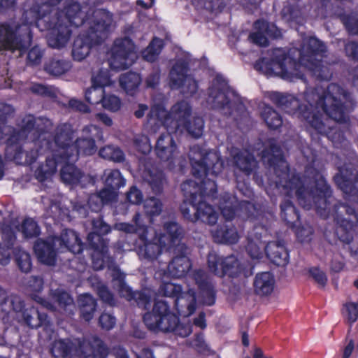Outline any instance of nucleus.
I'll list each match as a JSON object with an SVG mask.
<instances>
[{"label":"nucleus","instance_id":"1","mask_svg":"<svg viewBox=\"0 0 358 358\" xmlns=\"http://www.w3.org/2000/svg\"><path fill=\"white\" fill-rule=\"evenodd\" d=\"M24 19L27 24H34L41 31L49 30L48 44L58 49L69 41L70 24L79 27L88 20V32L80 34L73 43L72 55L78 61L85 59L91 48L104 40L113 27L110 13L76 0H39L25 9Z\"/></svg>","mask_w":358,"mask_h":358},{"label":"nucleus","instance_id":"2","mask_svg":"<svg viewBox=\"0 0 358 358\" xmlns=\"http://www.w3.org/2000/svg\"><path fill=\"white\" fill-rule=\"evenodd\" d=\"M261 157L264 162L273 167L279 178V180L276 181L278 189L282 188L288 196L294 194L303 208L308 210L314 206L321 216L333 217L336 222L335 234L342 243V250L332 255L331 268L336 272L340 271L344 265L343 253L353 252L350 245L355 232L354 220L343 218L342 213L345 211L348 216L352 215L354 220L358 222V211L355 212L354 208L341 204L335 205L331 212L329 205L334 199L331 197L330 187L321 173L310 165L306 167V176L303 180L295 175H292L290 178L287 162L284 159L279 146L271 144L270 150H264Z\"/></svg>","mask_w":358,"mask_h":358},{"label":"nucleus","instance_id":"3","mask_svg":"<svg viewBox=\"0 0 358 358\" xmlns=\"http://www.w3.org/2000/svg\"><path fill=\"white\" fill-rule=\"evenodd\" d=\"M270 98L285 113L303 122L311 136L315 131L326 136L337 148L342 143L345 145L343 134L334 128L330 120L324 119L322 113L337 122H345L348 120L352 101L350 94L339 85L332 83L327 90L322 87L307 89L299 99L279 92H272Z\"/></svg>","mask_w":358,"mask_h":358},{"label":"nucleus","instance_id":"4","mask_svg":"<svg viewBox=\"0 0 358 358\" xmlns=\"http://www.w3.org/2000/svg\"><path fill=\"white\" fill-rule=\"evenodd\" d=\"M189 157L193 175L199 181L188 180L182 184L185 199L180 206L181 212L186 219L192 222L201 220L214 224L217 220V213L203 200L206 196H213L216 192L213 177L221 173L223 163L217 150H208L199 145L190 148Z\"/></svg>","mask_w":358,"mask_h":358},{"label":"nucleus","instance_id":"5","mask_svg":"<svg viewBox=\"0 0 358 358\" xmlns=\"http://www.w3.org/2000/svg\"><path fill=\"white\" fill-rule=\"evenodd\" d=\"M326 51L325 45L313 36L303 38L300 49L292 48L288 52L282 48L272 51V59H261L255 69L266 76L278 75L288 81L304 80L305 71H309L321 80H328L331 73L322 59Z\"/></svg>","mask_w":358,"mask_h":358},{"label":"nucleus","instance_id":"6","mask_svg":"<svg viewBox=\"0 0 358 358\" xmlns=\"http://www.w3.org/2000/svg\"><path fill=\"white\" fill-rule=\"evenodd\" d=\"M50 130H46L39 136L38 140H34V144L29 147V150L25 151L24 155L21 156V152L17 153L14 156V161L19 164H31L43 155L47 154L45 164L40 166L35 171L36 178L43 182L52 175L57 170V164H64L62 167L60 176L62 180L69 185H83V180L87 179L73 164V162L69 159L68 154L53 155L56 148L50 145L49 134Z\"/></svg>","mask_w":358,"mask_h":358},{"label":"nucleus","instance_id":"7","mask_svg":"<svg viewBox=\"0 0 358 358\" xmlns=\"http://www.w3.org/2000/svg\"><path fill=\"white\" fill-rule=\"evenodd\" d=\"M155 278L161 279L163 284L159 292L168 297H176L174 303L180 315L188 317L196 310L198 304L212 306L215 302V292L209 281L208 275L202 269H196L187 278V292H181L180 285L169 282L166 272L160 269L155 273Z\"/></svg>","mask_w":358,"mask_h":358},{"label":"nucleus","instance_id":"8","mask_svg":"<svg viewBox=\"0 0 358 358\" xmlns=\"http://www.w3.org/2000/svg\"><path fill=\"white\" fill-rule=\"evenodd\" d=\"M92 227L93 231L88 234L87 241L93 249L92 259L94 269L101 270L106 264L113 277L114 287H117L120 295L128 301L134 299L138 306L147 309L151 303L150 291L134 292L124 282L125 275L108 255L107 243L101 236L108 234L110 227L101 218L94 220Z\"/></svg>","mask_w":358,"mask_h":358},{"label":"nucleus","instance_id":"9","mask_svg":"<svg viewBox=\"0 0 358 358\" xmlns=\"http://www.w3.org/2000/svg\"><path fill=\"white\" fill-rule=\"evenodd\" d=\"M141 215L137 213L134 222L135 225L120 222L114 226V229L126 233H137L143 245L139 248L138 255L141 258L155 260L164 251H171L173 247L182 252L185 244L180 242L182 230L180 226L173 221L166 222L164 224L163 232L157 234L152 228H145L140 223Z\"/></svg>","mask_w":358,"mask_h":358},{"label":"nucleus","instance_id":"10","mask_svg":"<svg viewBox=\"0 0 358 358\" xmlns=\"http://www.w3.org/2000/svg\"><path fill=\"white\" fill-rule=\"evenodd\" d=\"M13 108L10 105L0 103V143L5 140L8 145L7 153L14 156L21 152V156L25 152L22 150V146L26 150L34 144V140H38L40 135L46 130L52 128V122L45 117L36 118L33 115H28L23 117L17 129H13L4 124V120L12 114Z\"/></svg>","mask_w":358,"mask_h":358},{"label":"nucleus","instance_id":"11","mask_svg":"<svg viewBox=\"0 0 358 358\" xmlns=\"http://www.w3.org/2000/svg\"><path fill=\"white\" fill-rule=\"evenodd\" d=\"M191 110V106L186 101L176 103L169 113L162 103L155 104L148 115V124L154 132L155 127L163 125L167 131L180 133L187 131L193 137L199 138L203 134L204 121L201 117H194L189 122Z\"/></svg>","mask_w":358,"mask_h":358},{"label":"nucleus","instance_id":"12","mask_svg":"<svg viewBox=\"0 0 358 358\" xmlns=\"http://www.w3.org/2000/svg\"><path fill=\"white\" fill-rule=\"evenodd\" d=\"M73 129L69 124H63L57 127L54 141L50 145L56 148L54 156L57 152L59 155L68 154L71 162H76L80 155H90L96 151L95 140L103 141V136L101 128L90 124L82 131V136L71 144Z\"/></svg>","mask_w":358,"mask_h":358},{"label":"nucleus","instance_id":"13","mask_svg":"<svg viewBox=\"0 0 358 358\" xmlns=\"http://www.w3.org/2000/svg\"><path fill=\"white\" fill-rule=\"evenodd\" d=\"M79 348H76L69 340L55 341L51 349L55 357L73 358H128L126 350L122 348L114 349L113 354H108V348L96 336H91L82 342L78 341Z\"/></svg>","mask_w":358,"mask_h":358},{"label":"nucleus","instance_id":"14","mask_svg":"<svg viewBox=\"0 0 358 358\" xmlns=\"http://www.w3.org/2000/svg\"><path fill=\"white\" fill-rule=\"evenodd\" d=\"M34 250L41 262L53 265L56 261L57 252L69 250L72 253L78 254L83 250V245L76 231L65 229L59 238L49 237L46 240H38Z\"/></svg>","mask_w":358,"mask_h":358},{"label":"nucleus","instance_id":"15","mask_svg":"<svg viewBox=\"0 0 358 358\" xmlns=\"http://www.w3.org/2000/svg\"><path fill=\"white\" fill-rule=\"evenodd\" d=\"M3 216L0 212V224ZM40 227L32 218L27 217L15 220L10 224H2L0 241V264L6 265L9 262L11 248L16 240V232H20L25 238L36 237L40 234Z\"/></svg>","mask_w":358,"mask_h":358},{"label":"nucleus","instance_id":"16","mask_svg":"<svg viewBox=\"0 0 358 358\" xmlns=\"http://www.w3.org/2000/svg\"><path fill=\"white\" fill-rule=\"evenodd\" d=\"M206 106L213 110L220 111L224 115H231L236 106L243 108L239 98L228 85L227 80L220 75H217L209 86L206 97Z\"/></svg>","mask_w":358,"mask_h":358},{"label":"nucleus","instance_id":"17","mask_svg":"<svg viewBox=\"0 0 358 358\" xmlns=\"http://www.w3.org/2000/svg\"><path fill=\"white\" fill-rule=\"evenodd\" d=\"M169 301L159 300L155 303L151 312L144 315L147 327L154 332H172L178 322L177 316L172 313Z\"/></svg>","mask_w":358,"mask_h":358},{"label":"nucleus","instance_id":"18","mask_svg":"<svg viewBox=\"0 0 358 358\" xmlns=\"http://www.w3.org/2000/svg\"><path fill=\"white\" fill-rule=\"evenodd\" d=\"M137 59L136 48L128 37L117 38L110 50L108 59L111 69L121 71L130 67Z\"/></svg>","mask_w":358,"mask_h":358},{"label":"nucleus","instance_id":"19","mask_svg":"<svg viewBox=\"0 0 358 358\" xmlns=\"http://www.w3.org/2000/svg\"><path fill=\"white\" fill-rule=\"evenodd\" d=\"M188 64L185 59H178L171 68L169 83L172 89L180 90L183 94H194L198 89L195 79L187 74Z\"/></svg>","mask_w":358,"mask_h":358},{"label":"nucleus","instance_id":"20","mask_svg":"<svg viewBox=\"0 0 358 358\" xmlns=\"http://www.w3.org/2000/svg\"><path fill=\"white\" fill-rule=\"evenodd\" d=\"M334 180L348 201L358 203V174L352 164L338 166V173L335 176Z\"/></svg>","mask_w":358,"mask_h":358},{"label":"nucleus","instance_id":"21","mask_svg":"<svg viewBox=\"0 0 358 358\" xmlns=\"http://www.w3.org/2000/svg\"><path fill=\"white\" fill-rule=\"evenodd\" d=\"M172 132L167 131V133L159 136L155 145V152L162 161L168 163L170 169H173L176 166L182 168V159L177 145L171 134Z\"/></svg>","mask_w":358,"mask_h":358},{"label":"nucleus","instance_id":"22","mask_svg":"<svg viewBox=\"0 0 358 358\" xmlns=\"http://www.w3.org/2000/svg\"><path fill=\"white\" fill-rule=\"evenodd\" d=\"M208 266L212 273L220 277L225 275L234 277L238 275L242 270L235 256L231 255L223 258L215 252L209 253Z\"/></svg>","mask_w":358,"mask_h":358},{"label":"nucleus","instance_id":"23","mask_svg":"<svg viewBox=\"0 0 358 358\" xmlns=\"http://www.w3.org/2000/svg\"><path fill=\"white\" fill-rule=\"evenodd\" d=\"M31 37L29 32L18 38L13 31V27L8 24L0 25V51L2 50H19L21 53L30 45Z\"/></svg>","mask_w":358,"mask_h":358},{"label":"nucleus","instance_id":"24","mask_svg":"<svg viewBox=\"0 0 358 358\" xmlns=\"http://www.w3.org/2000/svg\"><path fill=\"white\" fill-rule=\"evenodd\" d=\"M281 216L282 217L291 225L292 227H295V233L297 238L301 242L308 241L310 238L313 234V229L309 225L302 227H296V222L299 220V215L289 201H284L280 205Z\"/></svg>","mask_w":358,"mask_h":358},{"label":"nucleus","instance_id":"25","mask_svg":"<svg viewBox=\"0 0 358 358\" xmlns=\"http://www.w3.org/2000/svg\"><path fill=\"white\" fill-rule=\"evenodd\" d=\"M255 31L250 34V40L259 45H268L267 36L278 38L281 36L280 31L273 24H268L265 20H257L254 24Z\"/></svg>","mask_w":358,"mask_h":358},{"label":"nucleus","instance_id":"26","mask_svg":"<svg viewBox=\"0 0 358 358\" xmlns=\"http://www.w3.org/2000/svg\"><path fill=\"white\" fill-rule=\"evenodd\" d=\"M237 206L248 217H249V213L254 209V206L251 203L245 201L238 203L237 199L229 194H224L221 199L220 208L223 216L227 220L234 218L236 213L235 208Z\"/></svg>","mask_w":358,"mask_h":358},{"label":"nucleus","instance_id":"27","mask_svg":"<svg viewBox=\"0 0 358 358\" xmlns=\"http://www.w3.org/2000/svg\"><path fill=\"white\" fill-rule=\"evenodd\" d=\"M187 248L185 245V250L181 252L173 247L170 251L176 256L173 260L167 266L168 272L166 273L167 277H172L179 278L183 277L191 267V263L189 258L187 257Z\"/></svg>","mask_w":358,"mask_h":358},{"label":"nucleus","instance_id":"28","mask_svg":"<svg viewBox=\"0 0 358 358\" xmlns=\"http://www.w3.org/2000/svg\"><path fill=\"white\" fill-rule=\"evenodd\" d=\"M231 156L233 158V162L236 169L234 170L236 175V169L248 176L250 172L256 167L257 162L248 150L238 151L237 148H232L230 151Z\"/></svg>","mask_w":358,"mask_h":358},{"label":"nucleus","instance_id":"29","mask_svg":"<svg viewBox=\"0 0 358 358\" xmlns=\"http://www.w3.org/2000/svg\"><path fill=\"white\" fill-rule=\"evenodd\" d=\"M267 257L278 266H285L289 262V254L282 241H272L265 247Z\"/></svg>","mask_w":358,"mask_h":358},{"label":"nucleus","instance_id":"30","mask_svg":"<svg viewBox=\"0 0 358 358\" xmlns=\"http://www.w3.org/2000/svg\"><path fill=\"white\" fill-rule=\"evenodd\" d=\"M32 297L36 301L48 309H55V303H57L59 307L64 308L73 306V300L71 296L62 289H57L55 291H52L51 299L54 301V303L52 301L50 302L43 298L38 296L36 294H32Z\"/></svg>","mask_w":358,"mask_h":358},{"label":"nucleus","instance_id":"31","mask_svg":"<svg viewBox=\"0 0 358 358\" xmlns=\"http://www.w3.org/2000/svg\"><path fill=\"white\" fill-rule=\"evenodd\" d=\"M266 233V230L264 228L259 227H255L253 231L250 233L246 250L252 259H259L262 258L264 245L261 238L262 234L265 235Z\"/></svg>","mask_w":358,"mask_h":358},{"label":"nucleus","instance_id":"32","mask_svg":"<svg viewBox=\"0 0 358 358\" xmlns=\"http://www.w3.org/2000/svg\"><path fill=\"white\" fill-rule=\"evenodd\" d=\"M275 284V277L271 272L258 273L253 282L254 291L257 295L268 296L274 290Z\"/></svg>","mask_w":358,"mask_h":358},{"label":"nucleus","instance_id":"33","mask_svg":"<svg viewBox=\"0 0 358 358\" xmlns=\"http://www.w3.org/2000/svg\"><path fill=\"white\" fill-rule=\"evenodd\" d=\"M143 178L146 181L155 194L162 192L166 180L164 173L157 167H146L143 173Z\"/></svg>","mask_w":358,"mask_h":358},{"label":"nucleus","instance_id":"34","mask_svg":"<svg viewBox=\"0 0 358 358\" xmlns=\"http://www.w3.org/2000/svg\"><path fill=\"white\" fill-rule=\"evenodd\" d=\"M117 194L113 190L103 189L99 194L90 196L88 207L92 211L98 212L103 204L112 202L117 198Z\"/></svg>","mask_w":358,"mask_h":358},{"label":"nucleus","instance_id":"35","mask_svg":"<svg viewBox=\"0 0 358 358\" xmlns=\"http://www.w3.org/2000/svg\"><path fill=\"white\" fill-rule=\"evenodd\" d=\"M214 241L220 243L234 244L239 238L238 234L233 226L224 225L215 230H212Z\"/></svg>","mask_w":358,"mask_h":358},{"label":"nucleus","instance_id":"36","mask_svg":"<svg viewBox=\"0 0 358 358\" xmlns=\"http://www.w3.org/2000/svg\"><path fill=\"white\" fill-rule=\"evenodd\" d=\"M0 308L5 313H8L12 310L18 313L22 310L24 303L17 296H11L8 298L6 291L0 287Z\"/></svg>","mask_w":358,"mask_h":358},{"label":"nucleus","instance_id":"37","mask_svg":"<svg viewBox=\"0 0 358 358\" xmlns=\"http://www.w3.org/2000/svg\"><path fill=\"white\" fill-rule=\"evenodd\" d=\"M102 180L108 190H113L116 194V190L125 185V180L122 176L120 172L117 169H106L103 172Z\"/></svg>","mask_w":358,"mask_h":358},{"label":"nucleus","instance_id":"38","mask_svg":"<svg viewBox=\"0 0 358 358\" xmlns=\"http://www.w3.org/2000/svg\"><path fill=\"white\" fill-rule=\"evenodd\" d=\"M78 302L80 308L82 317L85 321L91 320L96 308V300L89 294H83L79 296Z\"/></svg>","mask_w":358,"mask_h":358},{"label":"nucleus","instance_id":"39","mask_svg":"<svg viewBox=\"0 0 358 358\" xmlns=\"http://www.w3.org/2000/svg\"><path fill=\"white\" fill-rule=\"evenodd\" d=\"M141 78L139 74L134 72H128L122 74L120 78V84L127 94L133 95L138 89Z\"/></svg>","mask_w":358,"mask_h":358},{"label":"nucleus","instance_id":"40","mask_svg":"<svg viewBox=\"0 0 358 358\" xmlns=\"http://www.w3.org/2000/svg\"><path fill=\"white\" fill-rule=\"evenodd\" d=\"M22 316L26 324L31 328H36L46 324V315L40 313L34 307L24 310Z\"/></svg>","mask_w":358,"mask_h":358},{"label":"nucleus","instance_id":"41","mask_svg":"<svg viewBox=\"0 0 358 358\" xmlns=\"http://www.w3.org/2000/svg\"><path fill=\"white\" fill-rule=\"evenodd\" d=\"M164 45V41L162 39L155 37L142 52L143 59L150 62H155L161 53Z\"/></svg>","mask_w":358,"mask_h":358},{"label":"nucleus","instance_id":"42","mask_svg":"<svg viewBox=\"0 0 358 358\" xmlns=\"http://www.w3.org/2000/svg\"><path fill=\"white\" fill-rule=\"evenodd\" d=\"M262 116L270 129H276L282 124L280 115L270 106L264 108Z\"/></svg>","mask_w":358,"mask_h":358},{"label":"nucleus","instance_id":"43","mask_svg":"<svg viewBox=\"0 0 358 358\" xmlns=\"http://www.w3.org/2000/svg\"><path fill=\"white\" fill-rule=\"evenodd\" d=\"M101 157L115 162H120L124 159L123 152L117 147L108 145L99 150Z\"/></svg>","mask_w":358,"mask_h":358},{"label":"nucleus","instance_id":"44","mask_svg":"<svg viewBox=\"0 0 358 358\" xmlns=\"http://www.w3.org/2000/svg\"><path fill=\"white\" fill-rule=\"evenodd\" d=\"M71 67V63L66 60H52L45 66V70L54 76H60L67 72Z\"/></svg>","mask_w":358,"mask_h":358},{"label":"nucleus","instance_id":"45","mask_svg":"<svg viewBox=\"0 0 358 358\" xmlns=\"http://www.w3.org/2000/svg\"><path fill=\"white\" fill-rule=\"evenodd\" d=\"M197 10H220L224 7L223 0H190Z\"/></svg>","mask_w":358,"mask_h":358},{"label":"nucleus","instance_id":"46","mask_svg":"<svg viewBox=\"0 0 358 358\" xmlns=\"http://www.w3.org/2000/svg\"><path fill=\"white\" fill-rule=\"evenodd\" d=\"M343 315L346 322L352 324L358 319V301H348L343 305Z\"/></svg>","mask_w":358,"mask_h":358},{"label":"nucleus","instance_id":"47","mask_svg":"<svg viewBox=\"0 0 358 358\" xmlns=\"http://www.w3.org/2000/svg\"><path fill=\"white\" fill-rule=\"evenodd\" d=\"M105 94L104 89L92 84V87L85 91V96L87 101L92 104H97L101 103Z\"/></svg>","mask_w":358,"mask_h":358},{"label":"nucleus","instance_id":"48","mask_svg":"<svg viewBox=\"0 0 358 358\" xmlns=\"http://www.w3.org/2000/svg\"><path fill=\"white\" fill-rule=\"evenodd\" d=\"M101 105L103 108L110 112L118 111L122 106L120 99L114 94H105L102 97Z\"/></svg>","mask_w":358,"mask_h":358},{"label":"nucleus","instance_id":"49","mask_svg":"<svg viewBox=\"0 0 358 358\" xmlns=\"http://www.w3.org/2000/svg\"><path fill=\"white\" fill-rule=\"evenodd\" d=\"M358 355V341L348 337L342 350V358H357Z\"/></svg>","mask_w":358,"mask_h":358},{"label":"nucleus","instance_id":"50","mask_svg":"<svg viewBox=\"0 0 358 358\" xmlns=\"http://www.w3.org/2000/svg\"><path fill=\"white\" fill-rule=\"evenodd\" d=\"M29 89L31 93L36 95L48 97L56 96V90L54 87L41 83H31Z\"/></svg>","mask_w":358,"mask_h":358},{"label":"nucleus","instance_id":"51","mask_svg":"<svg viewBox=\"0 0 358 358\" xmlns=\"http://www.w3.org/2000/svg\"><path fill=\"white\" fill-rule=\"evenodd\" d=\"M15 256L16 258L18 266L23 272H28L31 267V262L30 255L27 252L17 249L15 251Z\"/></svg>","mask_w":358,"mask_h":358},{"label":"nucleus","instance_id":"52","mask_svg":"<svg viewBox=\"0 0 358 358\" xmlns=\"http://www.w3.org/2000/svg\"><path fill=\"white\" fill-rule=\"evenodd\" d=\"M92 286L96 290L98 295L103 302L110 306L115 304V299L113 294L103 284L97 281L96 283L92 282Z\"/></svg>","mask_w":358,"mask_h":358},{"label":"nucleus","instance_id":"53","mask_svg":"<svg viewBox=\"0 0 358 358\" xmlns=\"http://www.w3.org/2000/svg\"><path fill=\"white\" fill-rule=\"evenodd\" d=\"M109 71L107 69H101L96 74L94 75L92 78V84L99 86L102 89L105 87L112 85Z\"/></svg>","mask_w":358,"mask_h":358},{"label":"nucleus","instance_id":"54","mask_svg":"<svg viewBox=\"0 0 358 358\" xmlns=\"http://www.w3.org/2000/svg\"><path fill=\"white\" fill-rule=\"evenodd\" d=\"M162 204L155 197H150L145 200L144 208L145 213L150 216L158 215L162 211Z\"/></svg>","mask_w":358,"mask_h":358},{"label":"nucleus","instance_id":"55","mask_svg":"<svg viewBox=\"0 0 358 358\" xmlns=\"http://www.w3.org/2000/svg\"><path fill=\"white\" fill-rule=\"evenodd\" d=\"M342 20L348 30L352 34H358V13H355L350 16H343Z\"/></svg>","mask_w":358,"mask_h":358},{"label":"nucleus","instance_id":"56","mask_svg":"<svg viewBox=\"0 0 358 358\" xmlns=\"http://www.w3.org/2000/svg\"><path fill=\"white\" fill-rule=\"evenodd\" d=\"M50 212L48 213L49 216L53 217L55 219H60L64 220L65 217L67 219L70 218V210L69 208H61L59 205L56 203H52L50 206Z\"/></svg>","mask_w":358,"mask_h":358},{"label":"nucleus","instance_id":"57","mask_svg":"<svg viewBox=\"0 0 358 358\" xmlns=\"http://www.w3.org/2000/svg\"><path fill=\"white\" fill-rule=\"evenodd\" d=\"M134 143L136 148L143 154H146L151 150L150 142L147 136L141 135L136 136Z\"/></svg>","mask_w":358,"mask_h":358},{"label":"nucleus","instance_id":"58","mask_svg":"<svg viewBox=\"0 0 358 358\" xmlns=\"http://www.w3.org/2000/svg\"><path fill=\"white\" fill-rule=\"evenodd\" d=\"M345 51L348 57L358 60V44L355 42H349L345 45ZM354 83L358 85V67L355 70Z\"/></svg>","mask_w":358,"mask_h":358},{"label":"nucleus","instance_id":"59","mask_svg":"<svg viewBox=\"0 0 358 358\" xmlns=\"http://www.w3.org/2000/svg\"><path fill=\"white\" fill-rule=\"evenodd\" d=\"M99 323L101 327L105 330H110L116 323V319L109 313H103L99 317Z\"/></svg>","mask_w":358,"mask_h":358},{"label":"nucleus","instance_id":"60","mask_svg":"<svg viewBox=\"0 0 358 358\" xmlns=\"http://www.w3.org/2000/svg\"><path fill=\"white\" fill-rule=\"evenodd\" d=\"M42 51L37 46L31 48L28 53V62L32 65H36L41 62L42 58Z\"/></svg>","mask_w":358,"mask_h":358},{"label":"nucleus","instance_id":"61","mask_svg":"<svg viewBox=\"0 0 358 358\" xmlns=\"http://www.w3.org/2000/svg\"><path fill=\"white\" fill-rule=\"evenodd\" d=\"M127 198L131 203L138 204L142 201L143 194L136 187H132L127 193Z\"/></svg>","mask_w":358,"mask_h":358},{"label":"nucleus","instance_id":"62","mask_svg":"<svg viewBox=\"0 0 358 358\" xmlns=\"http://www.w3.org/2000/svg\"><path fill=\"white\" fill-rule=\"evenodd\" d=\"M175 333V334L180 336L181 337H186L189 336L192 332V326L190 324L187 323H179L178 322L176 324V327L172 331Z\"/></svg>","mask_w":358,"mask_h":358},{"label":"nucleus","instance_id":"63","mask_svg":"<svg viewBox=\"0 0 358 358\" xmlns=\"http://www.w3.org/2000/svg\"><path fill=\"white\" fill-rule=\"evenodd\" d=\"M310 274L315 280L321 286H324L327 278L325 273L317 268H312L310 269Z\"/></svg>","mask_w":358,"mask_h":358},{"label":"nucleus","instance_id":"64","mask_svg":"<svg viewBox=\"0 0 358 358\" xmlns=\"http://www.w3.org/2000/svg\"><path fill=\"white\" fill-rule=\"evenodd\" d=\"M43 282L42 278L32 276L28 281V287L30 292L38 293L43 289Z\"/></svg>","mask_w":358,"mask_h":358}]
</instances>
